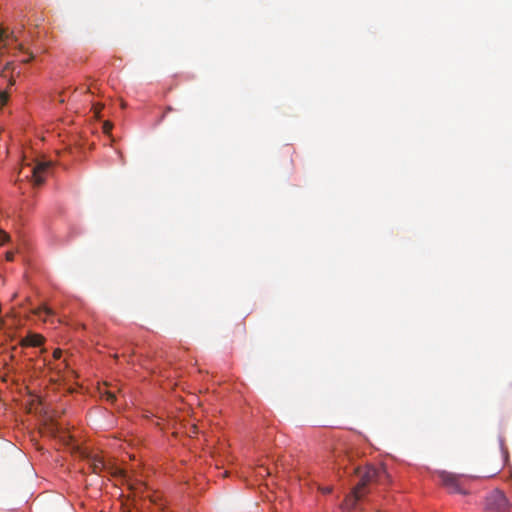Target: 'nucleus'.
<instances>
[{
  "label": "nucleus",
  "instance_id": "f257e3e1",
  "mask_svg": "<svg viewBox=\"0 0 512 512\" xmlns=\"http://www.w3.org/2000/svg\"><path fill=\"white\" fill-rule=\"evenodd\" d=\"M353 471L359 476L360 480L344 500L343 507L348 510L354 509L357 502L368 493L367 486L369 484L383 483L388 478V474L383 466L367 465L364 468L356 466Z\"/></svg>",
  "mask_w": 512,
  "mask_h": 512
},
{
  "label": "nucleus",
  "instance_id": "f03ea898",
  "mask_svg": "<svg viewBox=\"0 0 512 512\" xmlns=\"http://www.w3.org/2000/svg\"><path fill=\"white\" fill-rule=\"evenodd\" d=\"M485 508L491 512H508L510 505L503 492L494 490L486 497Z\"/></svg>",
  "mask_w": 512,
  "mask_h": 512
},
{
  "label": "nucleus",
  "instance_id": "7ed1b4c3",
  "mask_svg": "<svg viewBox=\"0 0 512 512\" xmlns=\"http://www.w3.org/2000/svg\"><path fill=\"white\" fill-rule=\"evenodd\" d=\"M333 457L340 468L347 469L346 462H353L354 452L346 444L340 443L333 449Z\"/></svg>",
  "mask_w": 512,
  "mask_h": 512
},
{
  "label": "nucleus",
  "instance_id": "20e7f679",
  "mask_svg": "<svg viewBox=\"0 0 512 512\" xmlns=\"http://www.w3.org/2000/svg\"><path fill=\"white\" fill-rule=\"evenodd\" d=\"M441 483L451 492L465 494L466 492L459 483V478L452 473L442 471L439 473Z\"/></svg>",
  "mask_w": 512,
  "mask_h": 512
},
{
  "label": "nucleus",
  "instance_id": "39448f33",
  "mask_svg": "<svg viewBox=\"0 0 512 512\" xmlns=\"http://www.w3.org/2000/svg\"><path fill=\"white\" fill-rule=\"evenodd\" d=\"M50 162H36L31 167V177L35 185H42L50 169Z\"/></svg>",
  "mask_w": 512,
  "mask_h": 512
},
{
  "label": "nucleus",
  "instance_id": "423d86ee",
  "mask_svg": "<svg viewBox=\"0 0 512 512\" xmlns=\"http://www.w3.org/2000/svg\"><path fill=\"white\" fill-rule=\"evenodd\" d=\"M89 467L93 473L100 474L106 468V464L102 458L93 456L89 459Z\"/></svg>",
  "mask_w": 512,
  "mask_h": 512
},
{
  "label": "nucleus",
  "instance_id": "0eeeda50",
  "mask_svg": "<svg viewBox=\"0 0 512 512\" xmlns=\"http://www.w3.org/2000/svg\"><path fill=\"white\" fill-rule=\"evenodd\" d=\"M44 338L38 334H30L24 339V344L32 347H39L43 344Z\"/></svg>",
  "mask_w": 512,
  "mask_h": 512
},
{
  "label": "nucleus",
  "instance_id": "6e6552de",
  "mask_svg": "<svg viewBox=\"0 0 512 512\" xmlns=\"http://www.w3.org/2000/svg\"><path fill=\"white\" fill-rule=\"evenodd\" d=\"M32 314H34L35 316H38V317H41L42 313H44L46 316H51L53 315V311L47 307V306H42V307H38L36 309H33L31 311Z\"/></svg>",
  "mask_w": 512,
  "mask_h": 512
},
{
  "label": "nucleus",
  "instance_id": "1a4fd4ad",
  "mask_svg": "<svg viewBox=\"0 0 512 512\" xmlns=\"http://www.w3.org/2000/svg\"><path fill=\"white\" fill-rule=\"evenodd\" d=\"M101 396L106 399V401L110 403H114L116 401V394L112 391L105 390L104 392H100Z\"/></svg>",
  "mask_w": 512,
  "mask_h": 512
},
{
  "label": "nucleus",
  "instance_id": "9d476101",
  "mask_svg": "<svg viewBox=\"0 0 512 512\" xmlns=\"http://www.w3.org/2000/svg\"><path fill=\"white\" fill-rule=\"evenodd\" d=\"M102 108H103V106L99 103L92 104V110H93L94 116L96 118H100V112H101Z\"/></svg>",
  "mask_w": 512,
  "mask_h": 512
},
{
  "label": "nucleus",
  "instance_id": "9b49d317",
  "mask_svg": "<svg viewBox=\"0 0 512 512\" xmlns=\"http://www.w3.org/2000/svg\"><path fill=\"white\" fill-rule=\"evenodd\" d=\"M9 240V235L3 231L0 230V245H4Z\"/></svg>",
  "mask_w": 512,
  "mask_h": 512
},
{
  "label": "nucleus",
  "instance_id": "f8f14e48",
  "mask_svg": "<svg viewBox=\"0 0 512 512\" xmlns=\"http://www.w3.org/2000/svg\"><path fill=\"white\" fill-rule=\"evenodd\" d=\"M112 127H113V125H112L111 122L105 121L103 123V131H104V133L109 134L111 132V130H112Z\"/></svg>",
  "mask_w": 512,
  "mask_h": 512
},
{
  "label": "nucleus",
  "instance_id": "ddd939ff",
  "mask_svg": "<svg viewBox=\"0 0 512 512\" xmlns=\"http://www.w3.org/2000/svg\"><path fill=\"white\" fill-rule=\"evenodd\" d=\"M7 99H8L7 94L4 92H0V108H2L5 105V103L7 102Z\"/></svg>",
  "mask_w": 512,
  "mask_h": 512
},
{
  "label": "nucleus",
  "instance_id": "4468645a",
  "mask_svg": "<svg viewBox=\"0 0 512 512\" xmlns=\"http://www.w3.org/2000/svg\"><path fill=\"white\" fill-rule=\"evenodd\" d=\"M8 37H9V35L6 32V30L0 29V40L5 41L6 39H8Z\"/></svg>",
  "mask_w": 512,
  "mask_h": 512
},
{
  "label": "nucleus",
  "instance_id": "2eb2a0df",
  "mask_svg": "<svg viewBox=\"0 0 512 512\" xmlns=\"http://www.w3.org/2000/svg\"><path fill=\"white\" fill-rule=\"evenodd\" d=\"M61 354H62V351L60 349H56L54 352H53V357L55 359H59L61 357Z\"/></svg>",
  "mask_w": 512,
  "mask_h": 512
},
{
  "label": "nucleus",
  "instance_id": "dca6fc26",
  "mask_svg": "<svg viewBox=\"0 0 512 512\" xmlns=\"http://www.w3.org/2000/svg\"><path fill=\"white\" fill-rule=\"evenodd\" d=\"M6 259L8 261H12L14 259V254L12 252H7L6 253Z\"/></svg>",
  "mask_w": 512,
  "mask_h": 512
},
{
  "label": "nucleus",
  "instance_id": "f3484780",
  "mask_svg": "<svg viewBox=\"0 0 512 512\" xmlns=\"http://www.w3.org/2000/svg\"><path fill=\"white\" fill-rule=\"evenodd\" d=\"M33 58H34V56L32 54H30V57L27 60H25L24 62H30Z\"/></svg>",
  "mask_w": 512,
  "mask_h": 512
},
{
  "label": "nucleus",
  "instance_id": "a211bd4d",
  "mask_svg": "<svg viewBox=\"0 0 512 512\" xmlns=\"http://www.w3.org/2000/svg\"><path fill=\"white\" fill-rule=\"evenodd\" d=\"M85 92H86V93H92V91H91V89H90V88H87Z\"/></svg>",
  "mask_w": 512,
  "mask_h": 512
},
{
  "label": "nucleus",
  "instance_id": "6ab92c4d",
  "mask_svg": "<svg viewBox=\"0 0 512 512\" xmlns=\"http://www.w3.org/2000/svg\"><path fill=\"white\" fill-rule=\"evenodd\" d=\"M330 491H331V489H330V488L325 489V492H326V493H328V492H330Z\"/></svg>",
  "mask_w": 512,
  "mask_h": 512
}]
</instances>
